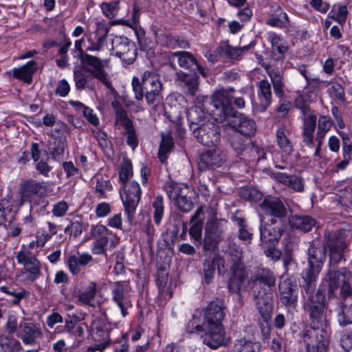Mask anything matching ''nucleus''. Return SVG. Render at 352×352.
I'll use <instances>...</instances> for the list:
<instances>
[{"label": "nucleus", "instance_id": "obj_5", "mask_svg": "<svg viewBox=\"0 0 352 352\" xmlns=\"http://www.w3.org/2000/svg\"><path fill=\"white\" fill-rule=\"evenodd\" d=\"M260 208L266 215L270 217L267 221L261 218L259 230L285 231L287 222L288 210L286 204L279 197L267 195L260 204Z\"/></svg>", "mask_w": 352, "mask_h": 352}, {"label": "nucleus", "instance_id": "obj_59", "mask_svg": "<svg viewBox=\"0 0 352 352\" xmlns=\"http://www.w3.org/2000/svg\"><path fill=\"white\" fill-rule=\"evenodd\" d=\"M342 140L343 158L351 161L352 160V142L349 136L344 133H340Z\"/></svg>", "mask_w": 352, "mask_h": 352}, {"label": "nucleus", "instance_id": "obj_62", "mask_svg": "<svg viewBox=\"0 0 352 352\" xmlns=\"http://www.w3.org/2000/svg\"><path fill=\"white\" fill-rule=\"evenodd\" d=\"M344 250L329 251V269L334 268V270H338V264L343 259Z\"/></svg>", "mask_w": 352, "mask_h": 352}, {"label": "nucleus", "instance_id": "obj_51", "mask_svg": "<svg viewBox=\"0 0 352 352\" xmlns=\"http://www.w3.org/2000/svg\"><path fill=\"white\" fill-rule=\"evenodd\" d=\"M256 343L244 338L234 341L232 352H256Z\"/></svg>", "mask_w": 352, "mask_h": 352}, {"label": "nucleus", "instance_id": "obj_42", "mask_svg": "<svg viewBox=\"0 0 352 352\" xmlns=\"http://www.w3.org/2000/svg\"><path fill=\"white\" fill-rule=\"evenodd\" d=\"M289 23V17L280 6H277L272 17L265 23L272 27L279 28H287Z\"/></svg>", "mask_w": 352, "mask_h": 352}, {"label": "nucleus", "instance_id": "obj_7", "mask_svg": "<svg viewBox=\"0 0 352 352\" xmlns=\"http://www.w3.org/2000/svg\"><path fill=\"white\" fill-rule=\"evenodd\" d=\"M132 87L137 100H142L144 96L149 106H155L160 102L162 98V84L154 73L144 72L141 80L134 76L132 79Z\"/></svg>", "mask_w": 352, "mask_h": 352}, {"label": "nucleus", "instance_id": "obj_2", "mask_svg": "<svg viewBox=\"0 0 352 352\" xmlns=\"http://www.w3.org/2000/svg\"><path fill=\"white\" fill-rule=\"evenodd\" d=\"M276 282L274 272L264 267H257L248 281L258 312L266 323H268L272 317V290Z\"/></svg>", "mask_w": 352, "mask_h": 352}, {"label": "nucleus", "instance_id": "obj_64", "mask_svg": "<svg viewBox=\"0 0 352 352\" xmlns=\"http://www.w3.org/2000/svg\"><path fill=\"white\" fill-rule=\"evenodd\" d=\"M331 92L335 98L340 101L344 102L346 100L345 98V93H344V89L341 85V84L338 82H331L330 83V89Z\"/></svg>", "mask_w": 352, "mask_h": 352}, {"label": "nucleus", "instance_id": "obj_53", "mask_svg": "<svg viewBox=\"0 0 352 352\" xmlns=\"http://www.w3.org/2000/svg\"><path fill=\"white\" fill-rule=\"evenodd\" d=\"M152 206L153 208L154 222L156 225H160L164 213L163 197L161 195L157 196L152 204Z\"/></svg>", "mask_w": 352, "mask_h": 352}, {"label": "nucleus", "instance_id": "obj_8", "mask_svg": "<svg viewBox=\"0 0 352 352\" xmlns=\"http://www.w3.org/2000/svg\"><path fill=\"white\" fill-rule=\"evenodd\" d=\"M47 186L45 182H37L33 179L24 180L20 184L19 195V206L29 203L30 210L45 212L48 201L45 198Z\"/></svg>", "mask_w": 352, "mask_h": 352}, {"label": "nucleus", "instance_id": "obj_15", "mask_svg": "<svg viewBox=\"0 0 352 352\" xmlns=\"http://www.w3.org/2000/svg\"><path fill=\"white\" fill-rule=\"evenodd\" d=\"M224 232L221 220L210 219L207 221L204 228L203 250L205 252H214L219 248Z\"/></svg>", "mask_w": 352, "mask_h": 352}, {"label": "nucleus", "instance_id": "obj_23", "mask_svg": "<svg viewBox=\"0 0 352 352\" xmlns=\"http://www.w3.org/2000/svg\"><path fill=\"white\" fill-rule=\"evenodd\" d=\"M172 56L177 58L178 64L181 67L194 72L198 71L204 78L208 76V69L202 66L191 53L186 51L175 52L172 54Z\"/></svg>", "mask_w": 352, "mask_h": 352}, {"label": "nucleus", "instance_id": "obj_20", "mask_svg": "<svg viewBox=\"0 0 352 352\" xmlns=\"http://www.w3.org/2000/svg\"><path fill=\"white\" fill-rule=\"evenodd\" d=\"M192 133L197 141L205 146H216L221 140L220 129L211 122H207L197 129H193Z\"/></svg>", "mask_w": 352, "mask_h": 352}, {"label": "nucleus", "instance_id": "obj_1", "mask_svg": "<svg viewBox=\"0 0 352 352\" xmlns=\"http://www.w3.org/2000/svg\"><path fill=\"white\" fill-rule=\"evenodd\" d=\"M232 96L226 89L215 91L212 97V114L216 122L222 123L227 120L228 124L238 133L246 138L254 136L256 132V125L254 120L241 114L232 106Z\"/></svg>", "mask_w": 352, "mask_h": 352}, {"label": "nucleus", "instance_id": "obj_14", "mask_svg": "<svg viewBox=\"0 0 352 352\" xmlns=\"http://www.w3.org/2000/svg\"><path fill=\"white\" fill-rule=\"evenodd\" d=\"M17 263L23 266L25 280L33 283L41 274V264L38 259L28 248L23 247L16 254Z\"/></svg>", "mask_w": 352, "mask_h": 352}, {"label": "nucleus", "instance_id": "obj_9", "mask_svg": "<svg viewBox=\"0 0 352 352\" xmlns=\"http://www.w3.org/2000/svg\"><path fill=\"white\" fill-rule=\"evenodd\" d=\"M350 279L351 272L346 267L340 268L338 270H334V268L328 270L323 278V284L327 287L329 299L336 298L338 289L340 299L346 300L352 296Z\"/></svg>", "mask_w": 352, "mask_h": 352}, {"label": "nucleus", "instance_id": "obj_63", "mask_svg": "<svg viewBox=\"0 0 352 352\" xmlns=\"http://www.w3.org/2000/svg\"><path fill=\"white\" fill-rule=\"evenodd\" d=\"M124 129L126 135L127 144L133 149H135L138 145V139L133 124Z\"/></svg>", "mask_w": 352, "mask_h": 352}, {"label": "nucleus", "instance_id": "obj_49", "mask_svg": "<svg viewBox=\"0 0 352 352\" xmlns=\"http://www.w3.org/2000/svg\"><path fill=\"white\" fill-rule=\"evenodd\" d=\"M67 140L64 136H58L54 139L51 144L50 152L53 158L63 155L65 148H67Z\"/></svg>", "mask_w": 352, "mask_h": 352}, {"label": "nucleus", "instance_id": "obj_38", "mask_svg": "<svg viewBox=\"0 0 352 352\" xmlns=\"http://www.w3.org/2000/svg\"><path fill=\"white\" fill-rule=\"evenodd\" d=\"M19 327L23 328V334L21 340L25 344H32L35 343L37 338L42 337L41 329L34 323L27 322Z\"/></svg>", "mask_w": 352, "mask_h": 352}, {"label": "nucleus", "instance_id": "obj_6", "mask_svg": "<svg viewBox=\"0 0 352 352\" xmlns=\"http://www.w3.org/2000/svg\"><path fill=\"white\" fill-rule=\"evenodd\" d=\"M133 175L132 163L129 160H124L122 164L119 179L123 184L124 192H120V197L124 206V212L127 215L128 221L131 222L134 218L137 206L141 197V189L140 184L133 181L129 185L126 182Z\"/></svg>", "mask_w": 352, "mask_h": 352}, {"label": "nucleus", "instance_id": "obj_29", "mask_svg": "<svg viewBox=\"0 0 352 352\" xmlns=\"http://www.w3.org/2000/svg\"><path fill=\"white\" fill-rule=\"evenodd\" d=\"M93 261L94 258L89 253L77 252L76 254L68 256L66 263L70 273L73 276H76L80 274L82 267L86 266Z\"/></svg>", "mask_w": 352, "mask_h": 352}, {"label": "nucleus", "instance_id": "obj_22", "mask_svg": "<svg viewBox=\"0 0 352 352\" xmlns=\"http://www.w3.org/2000/svg\"><path fill=\"white\" fill-rule=\"evenodd\" d=\"M279 300L287 308H296L298 303L297 285L287 277L278 284Z\"/></svg>", "mask_w": 352, "mask_h": 352}, {"label": "nucleus", "instance_id": "obj_60", "mask_svg": "<svg viewBox=\"0 0 352 352\" xmlns=\"http://www.w3.org/2000/svg\"><path fill=\"white\" fill-rule=\"evenodd\" d=\"M118 1H111L110 3H102L100 7L104 15L109 19H113L118 13Z\"/></svg>", "mask_w": 352, "mask_h": 352}, {"label": "nucleus", "instance_id": "obj_13", "mask_svg": "<svg viewBox=\"0 0 352 352\" xmlns=\"http://www.w3.org/2000/svg\"><path fill=\"white\" fill-rule=\"evenodd\" d=\"M164 190L169 199L182 212H188L192 209V192L187 186L170 182L165 184Z\"/></svg>", "mask_w": 352, "mask_h": 352}, {"label": "nucleus", "instance_id": "obj_56", "mask_svg": "<svg viewBox=\"0 0 352 352\" xmlns=\"http://www.w3.org/2000/svg\"><path fill=\"white\" fill-rule=\"evenodd\" d=\"M186 44L187 43L184 40L170 34L166 35L164 38V45L170 49L185 48Z\"/></svg>", "mask_w": 352, "mask_h": 352}, {"label": "nucleus", "instance_id": "obj_46", "mask_svg": "<svg viewBox=\"0 0 352 352\" xmlns=\"http://www.w3.org/2000/svg\"><path fill=\"white\" fill-rule=\"evenodd\" d=\"M276 142L283 152L290 155L293 151V145L286 135L285 126L282 125L276 131Z\"/></svg>", "mask_w": 352, "mask_h": 352}, {"label": "nucleus", "instance_id": "obj_54", "mask_svg": "<svg viewBox=\"0 0 352 352\" xmlns=\"http://www.w3.org/2000/svg\"><path fill=\"white\" fill-rule=\"evenodd\" d=\"M247 140L241 137L239 134L234 133L230 135L229 142L237 155L243 154L247 146Z\"/></svg>", "mask_w": 352, "mask_h": 352}, {"label": "nucleus", "instance_id": "obj_50", "mask_svg": "<svg viewBox=\"0 0 352 352\" xmlns=\"http://www.w3.org/2000/svg\"><path fill=\"white\" fill-rule=\"evenodd\" d=\"M332 19L336 21L340 25H343L348 16V10L346 6L338 5L333 7V10L329 14Z\"/></svg>", "mask_w": 352, "mask_h": 352}, {"label": "nucleus", "instance_id": "obj_43", "mask_svg": "<svg viewBox=\"0 0 352 352\" xmlns=\"http://www.w3.org/2000/svg\"><path fill=\"white\" fill-rule=\"evenodd\" d=\"M173 147V139L170 133H162L158 151V158L162 163L166 162L168 154L172 151Z\"/></svg>", "mask_w": 352, "mask_h": 352}, {"label": "nucleus", "instance_id": "obj_39", "mask_svg": "<svg viewBox=\"0 0 352 352\" xmlns=\"http://www.w3.org/2000/svg\"><path fill=\"white\" fill-rule=\"evenodd\" d=\"M15 211H13V204L10 198H3L0 200V225L7 226L6 223H12L15 220Z\"/></svg>", "mask_w": 352, "mask_h": 352}, {"label": "nucleus", "instance_id": "obj_19", "mask_svg": "<svg viewBox=\"0 0 352 352\" xmlns=\"http://www.w3.org/2000/svg\"><path fill=\"white\" fill-rule=\"evenodd\" d=\"M131 291V287L124 281H116L112 286V301L119 307L123 317L128 315L127 310L132 307Z\"/></svg>", "mask_w": 352, "mask_h": 352}, {"label": "nucleus", "instance_id": "obj_11", "mask_svg": "<svg viewBox=\"0 0 352 352\" xmlns=\"http://www.w3.org/2000/svg\"><path fill=\"white\" fill-rule=\"evenodd\" d=\"M80 63V68L91 78H96L102 82L112 94H116V91L111 84L110 76L105 71V67H108L109 63L108 59H101L89 54H82Z\"/></svg>", "mask_w": 352, "mask_h": 352}, {"label": "nucleus", "instance_id": "obj_18", "mask_svg": "<svg viewBox=\"0 0 352 352\" xmlns=\"http://www.w3.org/2000/svg\"><path fill=\"white\" fill-rule=\"evenodd\" d=\"M283 232L284 231L270 232L267 230H260L261 245L264 254L274 262L279 261L283 255L282 251L277 248V244Z\"/></svg>", "mask_w": 352, "mask_h": 352}, {"label": "nucleus", "instance_id": "obj_16", "mask_svg": "<svg viewBox=\"0 0 352 352\" xmlns=\"http://www.w3.org/2000/svg\"><path fill=\"white\" fill-rule=\"evenodd\" d=\"M226 160V151L222 147L216 146L199 155L197 163L198 169L201 172L216 170L221 167Z\"/></svg>", "mask_w": 352, "mask_h": 352}, {"label": "nucleus", "instance_id": "obj_45", "mask_svg": "<svg viewBox=\"0 0 352 352\" xmlns=\"http://www.w3.org/2000/svg\"><path fill=\"white\" fill-rule=\"evenodd\" d=\"M267 74L273 85L275 95L280 98H283L285 95V84L283 81V75L279 71L274 69H268Z\"/></svg>", "mask_w": 352, "mask_h": 352}, {"label": "nucleus", "instance_id": "obj_25", "mask_svg": "<svg viewBox=\"0 0 352 352\" xmlns=\"http://www.w3.org/2000/svg\"><path fill=\"white\" fill-rule=\"evenodd\" d=\"M112 331H108L104 324L100 321H95L92 324V333L95 340H106L104 342L90 346L87 352H102L111 343V333Z\"/></svg>", "mask_w": 352, "mask_h": 352}, {"label": "nucleus", "instance_id": "obj_44", "mask_svg": "<svg viewBox=\"0 0 352 352\" xmlns=\"http://www.w3.org/2000/svg\"><path fill=\"white\" fill-rule=\"evenodd\" d=\"M0 347L4 352H19L22 349L21 342L12 334H0Z\"/></svg>", "mask_w": 352, "mask_h": 352}, {"label": "nucleus", "instance_id": "obj_57", "mask_svg": "<svg viewBox=\"0 0 352 352\" xmlns=\"http://www.w3.org/2000/svg\"><path fill=\"white\" fill-rule=\"evenodd\" d=\"M157 303L160 306H164L173 296V290L170 285L157 287Z\"/></svg>", "mask_w": 352, "mask_h": 352}, {"label": "nucleus", "instance_id": "obj_55", "mask_svg": "<svg viewBox=\"0 0 352 352\" xmlns=\"http://www.w3.org/2000/svg\"><path fill=\"white\" fill-rule=\"evenodd\" d=\"M102 31L103 32V34L100 36H99L97 38L96 41H94L91 40L90 38L88 39L89 41V45L87 48V51L89 52H94V51H100L103 46L104 45V43L106 42L107 36L109 32V29L106 27L103 28Z\"/></svg>", "mask_w": 352, "mask_h": 352}, {"label": "nucleus", "instance_id": "obj_28", "mask_svg": "<svg viewBox=\"0 0 352 352\" xmlns=\"http://www.w3.org/2000/svg\"><path fill=\"white\" fill-rule=\"evenodd\" d=\"M176 82L182 87L185 93L190 96H195L199 89V76L195 73L187 74L182 71L176 73Z\"/></svg>", "mask_w": 352, "mask_h": 352}, {"label": "nucleus", "instance_id": "obj_40", "mask_svg": "<svg viewBox=\"0 0 352 352\" xmlns=\"http://www.w3.org/2000/svg\"><path fill=\"white\" fill-rule=\"evenodd\" d=\"M98 290V284L95 281H90L84 292H80L76 302L82 305L94 307L92 301L94 300Z\"/></svg>", "mask_w": 352, "mask_h": 352}, {"label": "nucleus", "instance_id": "obj_34", "mask_svg": "<svg viewBox=\"0 0 352 352\" xmlns=\"http://www.w3.org/2000/svg\"><path fill=\"white\" fill-rule=\"evenodd\" d=\"M37 69L38 63L34 60H30L24 65L13 69V76L16 79L30 84L32 81V76Z\"/></svg>", "mask_w": 352, "mask_h": 352}, {"label": "nucleus", "instance_id": "obj_47", "mask_svg": "<svg viewBox=\"0 0 352 352\" xmlns=\"http://www.w3.org/2000/svg\"><path fill=\"white\" fill-rule=\"evenodd\" d=\"M111 106L115 110L116 124H120L124 129L129 128V126L133 125L132 120L129 118L126 111L119 102L113 101L111 102Z\"/></svg>", "mask_w": 352, "mask_h": 352}, {"label": "nucleus", "instance_id": "obj_61", "mask_svg": "<svg viewBox=\"0 0 352 352\" xmlns=\"http://www.w3.org/2000/svg\"><path fill=\"white\" fill-rule=\"evenodd\" d=\"M140 8L137 4H134L132 10V16L131 19L122 20V24L131 28H135L140 21Z\"/></svg>", "mask_w": 352, "mask_h": 352}, {"label": "nucleus", "instance_id": "obj_12", "mask_svg": "<svg viewBox=\"0 0 352 352\" xmlns=\"http://www.w3.org/2000/svg\"><path fill=\"white\" fill-rule=\"evenodd\" d=\"M327 329L324 327L306 326L301 332L307 352H326L329 345Z\"/></svg>", "mask_w": 352, "mask_h": 352}, {"label": "nucleus", "instance_id": "obj_36", "mask_svg": "<svg viewBox=\"0 0 352 352\" xmlns=\"http://www.w3.org/2000/svg\"><path fill=\"white\" fill-rule=\"evenodd\" d=\"M302 120L303 121V142L307 146L312 145L314 143V133L316 130V115H309L307 117H302Z\"/></svg>", "mask_w": 352, "mask_h": 352}, {"label": "nucleus", "instance_id": "obj_58", "mask_svg": "<svg viewBox=\"0 0 352 352\" xmlns=\"http://www.w3.org/2000/svg\"><path fill=\"white\" fill-rule=\"evenodd\" d=\"M203 221L197 220L191 226L189 230V234L199 245L201 244Z\"/></svg>", "mask_w": 352, "mask_h": 352}, {"label": "nucleus", "instance_id": "obj_3", "mask_svg": "<svg viewBox=\"0 0 352 352\" xmlns=\"http://www.w3.org/2000/svg\"><path fill=\"white\" fill-rule=\"evenodd\" d=\"M317 282L302 281L301 293L303 300V309L308 316L309 325L311 327H330L329 320L327 318L325 310L327 302L324 294L318 290L316 292Z\"/></svg>", "mask_w": 352, "mask_h": 352}, {"label": "nucleus", "instance_id": "obj_17", "mask_svg": "<svg viewBox=\"0 0 352 352\" xmlns=\"http://www.w3.org/2000/svg\"><path fill=\"white\" fill-rule=\"evenodd\" d=\"M111 51L126 65L133 63L138 55L135 44L124 36H116L113 38Z\"/></svg>", "mask_w": 352, "mask_h": 352}, {"label": "nucleus", "instance_id": "obj_10", "mask_svg": "<svg viewBox=\"0 0 352 352\" xmlns=\"http://www.w3.org/2000/svg\"><path fill=\"white\" fill-rule=\"evenodd\" d=\"M327 250L324 243L318 238L309 243L307 250V267L302 273V281L317 282L326 260Z\"/></svg>", "mask_w": 352, "mask_h": 352}, {"label": "nucleus", "instance_id": "obj_26", "mask_svg": "<svg viewBox=\"0 0 352 352\" xmlns=\"http://www.w3.org/2000/svg\"><path fill=\"white\" fill-rule=\"evenodd\" d=\"M232 275L228 282V288L230 292L239 294L241 289V285L247 278L245 267L240 261H235L230 269Z\"/></svg>", "mask_w": 352, "mask_h": 352}, {"label": "nucleus", "instance_id": "obj_35", "mask_svg": "<svg viewBox=\"0 0 352 352\" xmlns=\"http://www.w3.org/2000/svg\"><path fill=\"white\" fill-rule=\"evenodd\" d=\"M288 220L293 228L303 232L311 231L316 225V220L309 215L294 214Z\"/></svg>", "mask_w": 352, "mask_h": 352}, {"label": "nucleus", "instance_id": "obj_24", "mask_svg": "<svg viewBox=\"0 0 352 352\" xmlns=\"http://www.w3.org/2000/svg\"><path fill=\"white\" fill-rule=\"evenodd\" d=\"M216 267L219 274H221L225 267V260L219 254H215L206 258L203 262L204 283L210 284L214 277Z\"/></svg>", "mask_w": 352, "mask_h": 352}, {"label": "nucleus", "instance_id": "obj_41", "mask_svg": "<svg viewBox=\"0 0 352 352\" xmlns=\"http://www.w3.org/2000/svg\"><path fill=\"white\" fill-rule=\"evenodd\" d=\"M258 96L261 104L265 109L269 107L272 100L271 84L267 80H263L258 82Z\"/></svg>", "mask_w": 352, "mask_h": 352}, {"label": "nucleus", "instance_id": "obj_48", "mask_svg": "<svg viewBox=\"0 0 352 352\" xmlns=\"http://www.w3.org/2000/svg\"><path fill=\"white\" fill-rule=\"evenodd\" d=\"M90 76L85 74L82 69H74V79L76 89L82 90L85 89H94V87L89 83Z\"/></svg>", "mask_w": 352, "mask_h": 352}, {"label": "nucleus", "instance_id": "obj_52", "mask_svg": "<svg viewBox=\"0 0 352 352\" xmlns=\"http://www.w3.org/2000/svg\"><path fill=\"white\" fill-rule=\"evenodd\" d=\"M65 328L68 333L76 337H83L87 326L85 323L76 324L72 320H65Z\"/></svg>", "mask_w": 352, "mask_h": 352}, {"label": "nucleus", "instance_id": "obj_27", "mask_svg": "<svg viewBox=\"0 0 352 352\" xmlns=\"http://www.w3.org/2000/svg\"><path fill=\"white\" fill-rule=\"evenodd\" d=\"M255 46V42L241 47H234L229 44L219 45L217 47V52L230 63L239 61L242 58L243 53L249 51Z\"/></svg>", "mask_w": 352, "mask_h": 352}, {"label": "nucleus", "instance_id": "obj_4", "mask_svg": "<svg viewBox=\"0 0 352 352\" xmlns=\"http://www.w3.org/2000/svg\"><path fill=\"white\" fill-rule=\"evenodd\" d=\"M205 326L208 333L204 338V344L211 349H217L225 344V330L223 320L226 315V306L223 299L217 298L208 303L204 309Z\"/></svg>", "mask_w": 352, "mask_h": 352}, {"label": "nucleus", "instance_id": "obj_33", "mask_svg": "<svg viewBox=\"0 0 352 352\" xmlns=\"http://www.w3.org/2000/svg\"><path fill=\"white\" fill-rule=\"evenodd\" d=\"M187 120L190 124V129L192 131L193 129H197L204 124L208 122L206 113L198 106H192L190 107L186 113Z\"/></svg>", "mask_w": 352, "mask_h": 352}, {"label": "nucleus", "instance_id": "obj_37", "mask_svg": "<svg viewBox=\"0 0 352 352\" xmlns=\"http://www.w3.org/2000/svg\"><path fill=\"white\" fill-rule=\"evenodd\" d=\"M345 300L340 299L336 309L337 321L342 327L352 324V307L346 305Z\"/></svg>", "mask_w": 352, "mask_h": 352}, {"label": "nucleus", "instance_id": "obj_32", "mask_svg": "<svg viewBox=\"0 0 352 352\" xmlns=\"http://www.w3.org/2000/svg\"><path fill=\"white\" fill-rule=\"evenodd\" d=\"M344 232L342 230H338L331 232H326L324 238L326 248L329 251L344 250L346 245L344 242Z\"/></svg>", "mask_w": 352, "mask_h": 352}, {"label": "nucleus", "instance_id": "obj_21", "mask_svg": "<svg viewBox=\"0 0 352 352\" xmlns=\"http://www.w3.org/2000/svg\"><path fill=\"white\" fill-rule=\"evenodd\" d=\"M90 234L91 238L96 239L92 243L91 252L94 254H102L107 256V246L109 239L113 235L112 232L106 226L98 224L92 226Z\"/></svg>", "mask_w": 352, "mask_h": 352}, {"label": "nucleus", "instance_id": "obj_31", "mask_svg": "<svg viewBox=\"0 0 352 352\" xmlns=\"http://www.w3.org/2000/svg\"><path fill=\"white\" fill-rule=\"evenodd\" d=\"M267 40L271 43L272 54L274 59L283 60L288 50L286 41L275 32H270L267 34Z\"/></svg>", "mask_w": 352, "mask_h": 352}, {"label": "nucleus", "instance_id": "obj_30", "mask_svg": "<svg viewBox=\"0 0 352 352\" xmlns=\"http://www.w3.org/2000/svg\"><path fill=\"white\" fill-rule=\"evenodd\" d=\"M208 327L205 326V320L204 319L202 312L199 310H196L192 316V318L186 325V331L188 333L201 334L204 333L201 337L204 344V338L208 334Z\"/></svg>", "mask_w": 352, "mask_h": 352}]
</instances>
